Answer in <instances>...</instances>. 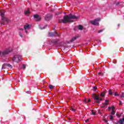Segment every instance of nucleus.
<instances>
[{
  "instance_id": "f257e3e1",
  "label": "nucleus",
  "mask_w": 124,
  "mask_h": 124,
  "mask_svg": "<svg viewBox=\"0 0 124 124\" xmlns=\"http://www.w3.org/2000/svg\"><path fill=\"white\" fill-rule=\"evenodd\" d=\"M79 18H80V16H76L75 15L70 14L68 16H65L63 17V19H59V22L63 23V24H66V23H73V20H77Z\"/></svg>"
},
{
  "instance_id": "f03ea898",
  "label": "nucleus",
  "mask_w": 124,
  "mask_h": 124,
  "mask_svg": "<svg viewBox=\"0 0 124 124\" xmlns=\"http://www.w3.org/2000/svg\"><path fill=\"white\" fill-rule=\"evenodd\" d=\"M11 51H12V49H11V48H10L3 51L2 53L0 51V56H1V57H4V56H5V55L9 54V53H10Z\"/></svg>"
},
{
  "instance_id": "7ed1b4c3",
  "label": "nucleus",
  "mask_w": 124,
  "mask_h": 124,
  "mask_svg": "<svg viewBox=\"0 0 124 124\" xmlns=\"http://www.w3.org/2000/svg\"><path fill=\"white\" fill-rule=\"evenodd\" d=\"M21 60H22V56L21 55H16L13 57V61L14 62H20Z\"/></svg>"
},
{
  "instance_id": "20e7f679",
  "label": "nucleus",
  "mask_w": 124,
  "mask_h": 124,
  "mask_svg": "<svg viewBox=\"0 0 124 124\" xmlns=\"http://www.w3.org/2000/svg\"><path fill=\"white\" fill-rule=\"evenodd\" d=\"M98 21H100V18H97L94 20H91L90 22L92 25H93V26H98L99 25V23L98 22Z\"/></svg>"
},
{
  "instance_id": "39448f33",
  "label": "nucleus",
  "mask_w": 124,
  "mask_h": 124,
  "mask_svg": "<svg viewBox=\"0 0 124 124\" xmlns=\"http://www.w3.org/2000/svg\"><path fill=\"white\" fill-rule=\"evenodd\" d=\"M93 97L94 98V99H95L96 101V103H99V101H102V98H99V95H96V94H93ZM99 100V101H98Z\"/></svg>"
},
{
  "instance_id": "423d86ee",
  "label": "nucleus",
  "mask_w": 124,
  "mask_h": 124,
  "mask_svg": "<svg viewBox=\"0 0 124 124\" xmlns=\"http://www.w3.org/2000/svg\"><path fill=\"white\" fill-rule=\"evenodd\" d=\"M1 17L2 22H4V23H8V22L9 21L8 18L4 17V13H1Z\"/></svg>"
},
{
  "instance_id": "0eeeda50",
  "label": "nucleus",
  "mask_w": 124,
  "mask_h": 124,
  "mask_svg": "<svg viewBox=\"0 0 124 124\" xmlns=\"http://www.w3.org/2000/svg\"><path fill=\"white\" fill-rule=\"evenodd\" d=\"M24 29L25 31V32H26V33H28V31H29V30L31 29V25L29 24H26L24 25Z\"/></svg>"
},
{
  "instance_id": "6e6552de",
  "label": "nucleus",
  "mask_w": 124,
  "mask_h": 124,
  "mask_svg": "<svg viewBox=\"0 0 124 124\" xmlns=\"http://www.w3.org/2000/svg\"><path fill=\"white\" fill-rule=\"evenodd\" d=\"M108 110H111V115H115V107L113 106L108 107Z\"/></svg>"
},
{
  "instance_id": "1a4fd4ad",
  "label": "nucleus",
  "mask_w": 124,
  "mask_h": 124,
  "mask_svg": "<svg viewBox=\"0 0 124 124\" xmlns=\"http://www.w3.org/2000/svg\"><path fill=\"white\" fill-rule=\"evenodd\" d=\"M109 104V100H107L101 106L102 108H106V106Z\"/></svg>"
},
{
  "instance_id": "9d476101",
  "label": "nucleus",
  "mask_w": 124,
  "mask_h": 124,
  "mask_svg": "<svg viewBox=\"0 0 124 124\" xmlns=\"http://www.w3.org/2000/svg\"><path fill=\"white\" fill-rule=\"evenodd\" d=\"M51 18H52V15L50 14H47L46 16L45 20H46V21H49V20H51Z\"/></svg>"
},
{
  "instance_id": "9b49d317",
  "label": "nucleus",
  "mask_w": 124,
  "mask_h": 124,
  "mask_svg": "<svg viewBox=\"0 0 124 124\" xmlns=\"http://www.w3.org/2000/svg\"><path fill=\"white\" fill-rule=\"evenodd\" d=\"M34 18H35L36 21H40L41 20V17L38 16V15H34Z\"/></svg>"
},
{
  "instance_id": "f8f14e48",
  "label": "nucleus",
  "mask_w": 124,
  "mask_h": 124,
  "mask_svg": "<svg viewBox=\"0 0 124 124\" xmlns=\"http://www.w3.org/2000/svg\"><path fill=\"white\" fill-rule=\"evenodd\" d=\"M6 66H8V67H10L11 68H12V67L11 66V65H10V64L7 63V64H4L2 65V69H4V68H5Z\"/></svg>"
},
{
  "instance_id": "ddd939ff",
  "label": "nucleus",
  "mask_w": 124,
  "mask_h": 124,
  "mask_svg": "<svg viewBox=\"0 0 124 124\" xmlns=\"http://www.w3.org/2000/svg\"><path fill=\"white\" fill-rule=\"evenodd\" d=\"M51 43H53V44H56L57 43H58V40H50Z\"/></svg>"
},
{
  "instance_id": "4468645a",
  "label": "nucleus",
  "mask_w": 124,
  "mask_h": 124,
  "mask_svg": "<svg viewBox=\"0 0 124 124\" xmlns=\"http://www.w3.org/2000/svg\"><path fill=\"white\" fill-rule=\"evenodd\" d=\"M124 117L123 118V119H120L119 120V124H124Z\"/></svg>"
},
{
  "instance_id": "2eb2a0df",
  "label": "nucleus",
  "mask_w": 124,
  "mask_h": 124,
  "mask_svg": "<svg viewBox=\"0 0 124 124\" xmlns=\"http://www.w3.org/2000/svg\"><path fill=\"white\" fill-rule=\"evenodd\" d=\"M77 39V36L74 37L71 40V42H73V41H75V40H76Z\"/></svg>"
},
{
  "instance_id": "dca6fc26",
  "label": "nucleus",
  "mask_w": 124,
  "mask_h": 124,
  "mask_svg": "<svg viewBox=\"0 0 124 124\" xmlns=\"http://www.w3.org/2000/svg\"><path fill=\"white\" fill-rule=\"evenodd\" d=\"M106 93V91H104L103 93H102L100 94V96H102L104 97L105 94Z\"/></svg>"
},
{
  "instance_id": "f3484780",
  "label": "nucleus",
  "mask_w": 124,
  "mask_h": 124,
  "mask_svg": "<svg viewBox=\"0 0 124 124\" xmlns=\"http://www.w3.org/2000/svg\"><path fill=\"white\" fill-rule=\"evenodd\" d=\"M78 29L80 30V31H82V30H83V26L82 25H79L78 27Z\"/></svg>"
},
{
  "instance_id": "a211bd4d",
  "label": "nucleus",
  "mask_w": 124,
  "mask_h": 124,
  "mask_svg": "<svg viewBox=\"0 0 124 124\" xmlns=\"http://www.w3.org/2000/svg\"><path fill=\"white\" fill-rule=\"evenodd\" d=\"M29 13H30V10L28 9L27 10L25 11V14L26 15H28V14H29Z\"/></svg>"
},
{
  "instance_id": "6ab92c4d",
  "label": "nucleus",
  "mask_w": 124,
  "mask_h": 124,
  "mask_svg": "<svg viewBox=\"0 0 124 124\" xmlns=\"http://www.w3.org/2000/svg\"><path fill=\"white\" fill-rule=\"evenodd\" d=\"M48 36H50V37H52L54 36V33L49 32V33H48Z\"/></svg>"
},
{
  "instance_id": "aec40b11",
  "label": "nucleus",
  "mask_w": 124,
  "mask_h": 124,
  "mask_svg": "<svg viewBox=\"0 0 124 124\" xmlns=\"http://www.w3.org/2000/svg\"><path fill=\"white\" fill-rule=\"evenodd\" d=\"M113 93H114L113 92H112V90H108V94L112 95V94H113Z\"/></svg>"
},
{
  "instance_id": "412c9836",
  "label": "nucleus",
  "mask_w": 124,
  "mask_h": 124,
  "mask_svg": "<svg viewBox=\"0 0 124 124\" xmlns=\"http://www.w3.org/2000/svg\"><path fill=\"white\" fill-rule=\"evenodd\" d=\"M119 96H120L121 98H124V93H122L121 94H119Z\"/></svg>"
},
{
  "instance_id": "4be33fe9",
  "label": "nucleus",
  "mask_w": 124,
  "mask_h": 124,
  "mask_svg": "<svg viewBox=\"0 0 124 124\" xmlns=\"http://www.w3.org/2000/svg\"><path fill=\"white\" fill-rule=\"evenodd\" d=\"M46 27H47V26H45V27H42V26L40 25V28L41 29V30H43L44 29H45L46 28Z\"/></svg>"
},
{
  "instance_id": "5701e85b",
  "label": "nucleus",
  "mask_w": 124,
  "mask_h": 124,
  "mask_svg": "<svg viewBox=\"0 0 124 124\" xmlns=\"http://www.w3.org/2000/svg\"><path fill=\"white\" fill-rule=\"evenodd\" d=\"M92 115H93V116H95L96 112L95 111H94V110H92Z\"/></svg>"
},
{
  "instance_id": "b1692460",
  "label": "nucleus",
  "mask_w": 124,
  "mask_h": 124,
  "mask_svg": "<svg viewBox=\"0 0 124 124\" xmlns=\"http://www.w3.org/2000/svg\"><path fill=\"white\" fill-rule=\"evenodd\" d=\"M71 110H72V111H73V112H76V109L73 108V107H71Z\"/></svg>"
},
{
  "instance_id": "393cba45",
  "label": "nucleus",
  "mask_w": 124,
  "mask_h": 124,
  "mask_svg": "<svg viewBox=\"0 0 124 124\" xmlns=\"http://www.w3.org/2000/svg\"><path fill=\"white\" fill-rule=\"evenodd\" d=\"M84 102H91V99H88V100H87V99H85V100H84Z\"/></svg>"
},
{
  "instance_id": "a878e982",
  "label": "nucleus",
  "mask_w": 124,
  "mask_h": 124,
  "mask_svg": "<svg viewBox=\"0 0 124 124\" xmlns=\"http://www.w3.org/2000/svg\"><path fill=\"white\" fill-rule=\"evenodd\" d=\"M114 96H120V94H118V93H117V92H115V93H114Z\"/></svg>"
},
{
  "instance_id": "bb28decb",
  "label": "nucleus",
  "mask_w": 124,
  "mask_h": 124,
  "mask_svg": "<svg viewBox=\"0 0 124 124\" xmlns=\"http://www.w3.org/2000/svg\"><path fill=\"white\" fill-rule=\"evenodd\" d=\"M20 68H23V69H26V65L23 64L22 67H20Z\"/></svg>"
},
{
  "instance_id": "cd10ccee",
  "label": "nucleus",
  "mask_w": 124,
  "mask_h": 124,
  "mask_svg": "<svg viewBox=\"0 0 124 124\" xmlns=\"http://www.w3.org/2000/svg\"><path fill=\"white\" fill-rule=\"evenodd\" d=\"M49 89H54V86H53V85H49Z\"/></svg>"
},
{
  "instance_id": "c85d7f7f",
  "label": "nucleus",
  "mask_w": 124,
  "mask_h": 124,
  "mask_svg": "<svg viewBox=\"0 0 124 124\" xmlns=\"http://www.w3.org/2000/svg\"><path fill=\"white\" fill-rule=\"evenodd\" d=\"M97 89V87L96 86H94L93 87V91H96V89Z\"/></svg>"
},
{
  "instance_id": "c756f323",
  "label": "nucleus",
  "mask_w": 124,
  "mask_h": 124,
  "mask_svg": "<svg viewBox=\"0 0 124 124\" xmlns=\"http://www.w3.org/2000/svg\"><path fill=\"white\" fill-rule=\"evenodd\" d=\"M104 31V30H101L98 31V33H100V32H102V31Z\"/></svg>"
},
{
  "instance_id": "7c9ffc66",
  "label": "nucleus",
  "mask_w": 124,
  "mask_h": 124,
  "mask_svg": "<svg viewBox=\"0 0 124 124\" xmlns=\"http://www.w3.org/2000/svg\"><path fill=\"white\" fill-rule=\"evenodd\" d=\"M110 119L112 121V120H113V119H114V117L112 115H110Z\"/></svg>"
},
{
  "instance_id": "2f4dec72",
  "label": "nucleus",
  "mask_w": 124,
  "mask_h": 124,
  "mask_svg": "<svg viewBox=\"0 0 124 124\" xmlns=\"http://www.w3.org/2000/svg\"><path fill=\"white\" fill-rule=\"evenodd\" d=\"M119 105H120V106L123 105V103L121 101H119Z\"/></svg>"
},
{
  "instance_id": "473e14b6",
  "label": "nucleus",
  "mask_w": 124,
  "mask_h": 124,
  "mask_svg": "<svg viewBox=\"0 0 124 124\" xmlns=\"http://www.w3.org/2000/svg\"><path fill=\"white\" fill-rule=\"evenodd\" d=\"M98 75H99L102 76V75H103V74L102 73L99 72V73H98Z\"/></svg>"
},
{
  "instance_id": "72a5a7b5",
  "label": "nucleus",
  "mask_w": 124,
  "mask_h": 124,
  "mask_svg": "<svg viewBox=\"0 0 124 124\" xmlns=\"http://www.w3.org/2000/svg\"><path fill=\"white\" fill-rule=\"evenodd\" d=\"M19 35L21 37H23V35H22V33H21L20 32H19Z\"/></svg>"
},
{
  "instance_id": "f704fd0d",
  "label": "nucleus",
  "mask_w": 124,
  "mask_h": 124,
  "mask_svg": "<svg viewBox=\"0 0 124 124\" xmlns=\"http://www.w3.org/2000/svg\"><path fill=\"white\" fill-rule=\"evenodd\" d=\"M116 116H117V117H118V118H120V117H121V116L119 115V114H116Z\"/></svg>"
},
{
  "instance_id": "c9c22d12",
  "label": "nucleus",
  "mask_w": 124,
  "mask_h": 124,
  "mask_svg": "<svg viewBox=\"0 0 124 124\" xmlns=\"http://www.w3.org/2000/svg\"><path fill=\"white\" fill-rule=\"evenodd\" d=\"M19 31H24V29H22V28H20L19 29Z\"/></svg>"
},
{
  "instance_id": "e433bc0d",
  "label": "nucleus",
  "mask_w": 124,
  "mask_h": 124,
  "mask_svg": "<svg viewBox=\"0 0 124 124\" xmlns=\"http://www.w3.org/2000/svg\"><path fill=\"white\" fill-rule=\"evenodd\" d=\"M88 122H89L88 119H87V120H85V123H88Z\"/></svg>"
},
{
  "instance_id": "4c0bfd02",
  "label": "nucleus",
  "mask_w": 124,
  "mask_h": 124,
  "mask_svg": "<svg viewBox=\"0 0 124 124\" xmlns=\"http://www.w3.org/2000/svg\"><path fill=\"white\" fill-rule=\"evenodd\" d=\"M2 24V25H4V24H3V23H1Z\"/></svg>"
}]
</instances>
